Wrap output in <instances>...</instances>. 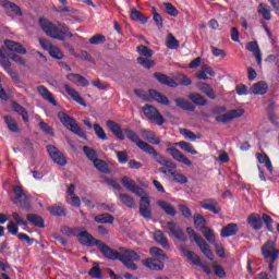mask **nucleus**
<instances>
[{
	"label": "nucleus",
	"instance_id": "51",
	"mask_svg": "<svg viewBox=\"0 0 279 279\" xmlns=\"http://www.w3.org/2000/svg\"><path fill=\"white\" fill-rule=\"evenodd\" d=\"M137 53L140 56H144L145 58H151V56H154V50L145 45H141L137 47Z\"/></svg>",
	"mask_w": 279,
	"mask_h": 279
},
{
	"label": "nucleus",
	"instance_id": "40",
	"mask_svg": "<svg viewBox=\"0 0 279 279\" xmlns=\"http://www.w3.org/2000/svg\"><path fill=\"white\" fill-rule=\"evenodd\" d=\"M158 206L161 210H163L167 215H170L171 217H175V208H173V206H171V204L165 202V201H159Z\"/></svg>",
	"mask_w": 279,
	"mask_h": 279
},
{
	"label": "nucleus",
	"instance_id": "39",
	"mask_svg": "<svg viewBox=\"0 0 279 279\" xmlns=\"http://www.w3.org/2000/svg\"><path fill=\"white\" fill-rule=\"evenodd\" d=\"M258 14L263 15L265 21H271V11L269 10V5L260 2L257 9Z\"/></svg>",
	"mask_w": 279,
	"mask_h": 279
},
{
	"label": "nucleus",
	"instance_id": "21",
	"mask_svg": "<svg viewBox=\"0 0 279 279\" xmlns=\"http://www.w3.org/2000/svg\"><path fill=\"white\" fill-rule=\"evenodd\" d=\"M238 233H239V225L231 222L222 227L220 231V236L222 239H228L230 236H236Z\"/></svg>",
	"mask_w": 279,
	"mask_h": 279
},
{
	"label": "nucleus",
	"instance_id": "15",
	"mask_svg": "<svg viewBox=\"0 0 279 279\" xmlns=\"http://www.w3.org/2000/svg\"><path fill=\"white\" fill-rule=\"evenodd\" d=\"M194 241L198 245L201 252L208 258L209 260L215 259V255L213 254V251L210 250V245H208L205 241L204 238L201 235H194Z\"/></svg>",
	"mask_w": 279,
	"mask_h": 279
},
{
	"label": "nucleus",
	"instance_id": "61",
	"mask_svg": "<svg viewBox=\"0 0 279 279\" xmlns=\"http://www.w3.org/2000/svg\"><path fill=\"white\" fill-rule=\"evenodd\" d=\"M154 12H153V20L156 23L158 29H162L163 24H162V15H160V13L156 12V9L153 8Z\"/></svg>",
	"mask_w": 279,
	"mask_h": 279
},
{
	"label": "nucleus",
	"instance_id": "26",
	"mask_svg": "<svg viewBox=\"0 0 279 279\" xmlns=\"http://www.w3.org/2000/svg\"><path fill=\"white\" fill-rule=\"evenodd\" d=\"M148 95L149 97H151V99H154V101H157V104H161L162 106H169V98H167V96L162 93L156 89H149Z\"/></svg>",
	"mask_w": 279,
	"mask_h": 279
},
{
	"label": "nucleus",
	"instance_id": "44",
	"mask_svg": "<svg viewBox=\"0 0 279 279\" xmlns=\"http://www.w3.org/2000/svg\"><path fill=\"white\" fill-rule=\"evenodd\" d=\"M94 167L98 169L101 173H110V168L108 167V163L101 159H95L94 161Z\"/></svg>",
	"mask_w": 279,
	"mask_h": 279
},
{
	"label": "nucleus",
	"instance_id": "5",
	"mask_svg": "<svg viewBox=\"0 0 279 279\" xmlns=\"http://www.w3.org/2000/svg\"><path fill=\"white\" fill-rule=\"evenodd\" d=\"M58 119H59V121L62 122L64 128L70 130V132H72L73 134H76V136H80V138H86V132H84V130H82V126H80V124L73 117H71L64 112H59Z\"/></svg>",
	"mask_w": 279,
	"mask_h": 279
},
{
	"label": "nucleus",
	"instance_id": "27",
	"mask_svg": "<svg viewBox=\"0 0 279 279\" xmlns=\"http://www.w3.org/2000/svg\"><path fill=\"white\" fill-rule=\"evenodd\" d=\"M4 45L9 51H15V53H20L21 56H25V53H27V49L16 41L5 40Z\"/></svg>",
	"mask_w": 279,
	"mask_h": 279
},
{
	"label": "nucleus",
	"instance_id": "59",
	"mask_svg": "<svg viewBox=\"0 0 279 279\" xmlns=\"http://www.w3.org/2000/svg\"><path fill=\"white\" fill-rule=\"evenodd\" d=\"M150 254L153 256H159V258H161L162 260H167L169 258L167 256V254L165 253V251H162L161 248H158V247H151Z\"/></svg>",
	"mask_w": 279,
	"mask_h": 279
},
{
	"label": "nucleus",
	"instance_id": "38",
	"mask_svg": "<svg viewBox=\"0 0 279 279\" xmlns=\"http://www.w3.org/2000/svg\"><path fill=\"white\" fill-rule=\"evenodd\" d=\"M198 88L199 90H202V93H204L207 97H209V99H217V96L215 95V90L213 89V87H210L209 84L201 83L198 84Z\"/></svg>",
	"mask_w": 279,
	"mask_h": 279
},
{
	"label": "nucleus",
	"instance_id": "13",
	"mask_svg": "<svg viewBox=\"0 0 279 279\" xmlns=\"http://www.w3.org/2000/svg\"><path fill=\"white\" fill-rule=\"evenodd\" d=\"M167 153L170 154V156L175 160L177 162H182V165H185L186 167H192L193 161L186 157L182 151H180L178 148H167Z\"/></svg>",
	"mask_w": 279,
	"mask_h": 279
},
{
	"label": "nucleus",
	"instance_id": "52",
	"mask_svg": "<svg viewBox=\"0 0 279 279\" xmlns=\"http://www.w3.org/2000/svg\"><path fill=\"white\" fill-rule=\"evenodd\" d=\"M49 54L56 60H62V58H64V52H62L58 46H51Z\"/></svg>",
	"mask_w": 279,
	"mask_h": 279
},
{
	"label": "nucleus",
	"instance_id": "20",
	"mask_svg": "<svg viewBox=\"0 0 279 279\" xmlns=\"http://www.w3.org/2000/svg\"><path fill=\"white\" fill-rule=\"evenodd\" d=\"M141 134L144 141H147L150 145H160V143H162V140H160V137L156 135V132L151 130L143 129Z\"/></svg>",
	"mask_w": 279,
	"mask_h": 279
},
{
	"label": "nucleus",
	"instance_id": "50",
	"mask_svg": "<svg viewBox=\"0 0 279 279\" xmlns=\"http://www.w3.org/2000/svg\"><path fill=\"white\" fill-rule=\"evenodd\" d=\"M88 276H90V278L101 279V268L99 267V263H94V266L88 271Z\"/></svg>",
	"mask_w": 279,
	"mask_h": 279
},
{
	"label": "nucleus",
	"instance_id": "43",
	"mask_svg": "<svg viewBox=\"0 0 279 279\" xmlns=\"http://www.w3.org/2000/svg\"><path fill=\"white\" fill-rule=\"evenodd\" d=\"M194 226L196 230H204L206 228V218L199 214H194Z\"/></svg>",
	"mask_w": 279,
	"mask_h": 279
},
{
	"label": "nucleus",
	"instance_id": "22",
	"mask_svg": "<svg viewBox=\"0 0 279 279\" xmlns=\"http://www.w3.org/2000/svg\"><path fill=\"white\" fill-rule=\"evenodd\" d=\"M66 80H69V82H72L73 84H76V86H83V88H86V86H90V82H88L86 77L77 73L68 74Z\"/></svg>",
	"mask_w": 279,
	"mask_h": 279
},
{
	"label": "nucleus",
	"instance_id": "58",
	"mask_svg": "<svg viewBox=\"0 0 279 279\" xmlns=\"http://www.w3.org/2000/svg\"><path fill=\"white\" fill-rule=\"evenodd\" d=\"M137 64H141L142 66H144V69H151V66H154L156 64V62H154L149 59L140 57V58H137Z\"/></svg>",
	"mask_w": 279,
	"mask_h": 279
},
{
	"label": "nucleus",
	"instance_id": "41",
	"mask_svg": "<svg viewBox=\"0 0 279 279\" xmlns=\"http://www.w3.org/2000/svg\"><path fill=\"white\" fill-rule=\"evenodd\" d=\"M4 123L7 124V128L10 130V132H21V129H19V124L14 118L5 116Z\"/></svg>",
	"mask_w": 279,
	"mask_h": 279
},
{
	"label": "nucleus",
	"instance_id": "29",
	"mask_svg": "<svg viewBox=\"0 0 279 279\" xmlns=\"http://www.w3.org/2000/svg\"><path fill=\"white\" fill-rule=\"evenodd\" d=\"M0 3L5 10H11L15 16H23V11H21V8L16 5V3L10 2L8 0H0Z\"/></svg>",
	"mask_w": 279,
	"mask_h": 279
},
{
	"label": "nucleus",
	"instance_id": "28",
	"mask_svg": "<svg viewBox=\"0 0 279 279\" xmlns=\"http://www.w3.org/2000/svg\"><path fill=\"white\" fill-rule=\"evenodd\" d=\"M154 77L159 81L160 84H163L165 86H170V88H175L178 86V83L171 77H169L166 74L156 72L154 74Z\"/></svg>",
	"mask_w": 279,
	"mask_h": 279
},
{
	"label": "nucleus",
	"instance_id": "55",
	"mask_svg": "<svg viewBox=\"0 0 279 279\" xmlns=\"http://www.w3.org/2000/svg\"><path fill=\"white\" fill-rule=\"evenodd\" d=\"M184 254L189 258V260H192L193 265H197L198 267L199 265H202V259L199 258V256L195 255L193 252L185 251Z\"/></svg>",
	"mask_w": 279,
	"mask_h": 279
},
{
	"label": "nucleus",
	"instance_id": "9",
	"mask_svg": "<svg viewBox=\"0 0 279 279\" xmlns=\"http://www.w3.org/2000/svg\"><path fill=\"white\" fill-rule=\"evenodd\" d=\"M47 151L56 165H59V167H64L66 165V157L56 146L48 145Z\"/></svg>",
	"mask_w": 279,
	"mask_h": 279
},
{
	"label": "nucleus",
	"instance_id": "53",
	"mask_svg": "<svg viewBox=\"0 0 279 279\" xmlns=\"http://www.w3.org/2000/svg\"><path fill=\"white\" fill-rule=\"evenodd\" d=\"M83 151L85 156H87L88 160H92V162H95L97 160V151L88 146L83 147Z\"/></svg>",
	"mask_w": 279,
	"mask_h": 279
},
{
	"label": "nucleus",
	"instance_id": "19",
	"mask_svg": "<svg viewBox=\"0 0 279 279\" xmlns=\"http://www.w3.org/2000/svg\"><path fill=\"white\" fill-rule=\"evenodd\" d=\"M247 51L253 53L258 66H263V53H260V48L258 47V41H250L246 45Z\"/></svg>",
	"mask_w": 279,
	"mask_h": 279
},
{
	"label": "nucleus",
	"instance_id": "37",
	"mask_svg": "<svg viewBox=\"0 0 279 279\" xmlns=\"http://www.w3.org/2000/svg\"><path fill=\"white\" fill-rule=\"evenodd\" d=\"M131 19H132V21H138L143 25H145V23H147V21H149V17L145 16V14H143L141 11H138L136 9L131 10Z\"/></svg>",
	"mask_w": 279,
	"mask_h": 279
},
{
	"label": "nucleus",
	"instance_id": "64",
	"mask_svg": "<svg viewBox=\"0 0 279 279\" xmlns=\"http://www.w3.org/2000/svg\"><path fill=\"white\" fill-rule=\"evenodd\" d=\"M12 218L14 219L16 226H27V221H25V219L23 217H21V215H19V213L14 211L12 214Z\"/></svg>",
	"mask_w": 279,
	"mask_h": 279
},
{
	"label": "nucleus",
	"instance_id": "54",
	"mask_svg": "<svg viewBox=\"0 0 279 279\" xmlns=\"http://www.w3.org/2000/svg\"><path fill=\"white\" fill-rule=\"evenodd\" d=\"M94 131L96 136H98V138H100V141H107L108 140V135L106 134V131H104V128H101V125L99 124H94Z\"/></svg>",
	"mask_w": 279,
	"mask_h": 279
},
{
	"label": "nucleus",
	"instance_id": "36",
	"mask_svg": "<svg viewBox=\"0 0 279 279\" xmlns=\"http://www.w3.org/2000/svg\"><path fill=\"white\" fill-rule=\"evenodd\" d=\"M155 241L156 243H159V245H161V247H169V240L167 239V235H165V233L160 230L155 232Z\"/></svg>",
	"mask_w": 279,
	"mask_h": 279
},
{
	"label": "nucleus",
	"instance_id": "31",
	"mask_svg": "<svg viewBox=\"0 0 279 279\" xmlns=\"http://www.w3.org/2000/svg\"><path fill=\"white\" fill-rule=\"evenodd\" d=\"M269 90V86L264 81L257 82L252 87L253 95H265Z\"/></svg>",
	"mask_w": 279,
	"mask_h": 279
},
{
	"label": "nucleus",
	"instance_id": "42",
	"mask_svg": "<svg viewBox=\"0 0 279 279\" xmlns=\"http://www.w3.org/2000/svg\"><path fill=\"white\" fill-rule=\"evenodd\" d=\"M12 108L15 112H17V114L22 117L23 121L25 122L29 121V114L27 113V110H25L23 106L19 105V102H13Z\"/></svg>",
	"mask_w": 279,
	"mask_h": 279
},
{
	"label": "nucleus",
	"instance_id": "8",
	"mask_svg": "<svg viewBox=\"0 0 279 279\" xmlns=\"http://www.w3.org/2000/svg\"><path fill=\"white\" fill-rule=\"evenodd\" d=\"M145 117L150 121L151 123H156V125H165V117L160 114V111L151 105H145L142 108Z\"/></svg>",
	"mask_w": 279,
	"mask_h": 279
},
{
	"label": "nucleus",
	"instance_id": "16",
	"mask_svg": "<svg viewBox=\"0 0 279 279\" xmlns=\"http://www.w3.org/2000/svg\"><path fill=\"white\" fill-rule=\"evenodd\" d=\"M168 230H170V234L174 236V239H178V241H182L183 243H186L187 238L186 234H184V231L178 227V223L174 221L168 222Z\"/></svg>",
	"mask_w": 279,
	"mask_h": 279
},
{
	"label": "nucleus",
	"instance_id": "32",
	"mask_svg": "<svg viewBox=\"0 0 279 279\" xmlns=\"http://www.w3.org/2000/svg\"><path fill=\"white\" fill-rule=\"evenodd\" d=\"M174 104L178 106V108H181L182 110H187L190 112L195 111V106L191 104V101L184 99V98H175Z\"/></svg>",
	"mask_w": 279,
	"mask_h": 279
},
{
	"label": "nucleus",
	"instance_id": "63",
	"mask_svg": "<svg viewBox=\"0 0 279 279\" xmlns=\"http://www.w3.org/2000/svg\"><path fill=\"white\" fill-rule=\"evenodd\" d=\"M214 274L218 277V278H226V269H223V267H221V265H214Z\"/></svg>",
	"mask_w": 279,
	"mask_h": 279
},
{
	"label": "nucleus",
	"instance_id": "35",
	"mask_svg": "<svg viewBox=\"0 0 279 279\" xmlns=\"http://www.w3.org/2000/svg\"><path fill=\"white\" fill-rule=\"evenodd\" d=\"M96 223H114V216L110 214H100L94 217Z\"/></svg>",
	"mask_w": 279,
	"mask_h": 279
},
{
	"label": "nucleus",
	"instance_id": "33",
	"mask_svg": "<svg viewBox=\"0 0 279 279\" xmlns=\"http://www.w3.org/2000/svg\"><path fill=\"white\" fill-rule=\"evenodd\" d=\"M26 219L29 223L36 226V228H45V220L36 214L26 215Z\"/></svg>",
	"mask_w": 279,
	"mask_h": 279
},
{
	"label": "nucleus",
	"instance_id": "10",
	"mask_svg": "<svg viewBox=\"0 0 279 279\" xmlns=\"http://www.w3.org/2000/svg\"><path fill=\"white\" fill-rule=\"evenodd\" d=\"M243 114H245L243 109L229 110L226 113L216 117V121L218 123H230V121L239 119V117H243Z\"/></svg>",
	"mask_w": 279,
	"mask_h": 279
},
{
	"label": "nucleus",
	"instance_id": "46",
	"mask_svg": "<svg viewBox=\"0 0 279 279\" xmlns=\"http://www.w3.org/2000/svg\"><path fill=\"white\" fill-rule=\"evenodd\" d=\"M48 210L54 217H66V209L62 206L48 207Z\"/></svg>",
	"mask_w": 279,
	"mask_h": 279
},
{
	"label": "nucleus",
	"instance_id": "14",
	"mask_svg": "<svg viewBox=\"0 0 279 279\" xmlns=\"http://www.w3.org/2000/svg\"><path fill=\"white\" fill-rule=\"evenodd\" d=\"M194 241L198 245L201 252L208 258L209 260L215 259V255L213 254V251L210 250V245H208L205 241L204 238L201 235H194Z\"/></svg>",
	"mask_w": 279,
	"mask_h": 279
},
{
	"label": "nucleus",
	"instance_id": "12",
	"mask_svg": "<svg viewBox=\"0 0 279 279\" xmlns=\"http://www.w3.org/2000/svg\"><path fill=\"white\" fill-rule=\"evenodd\" d=\"M121 184L126 189V191L134 193L138 197H143V189H141V186H138L130 177H123L121 179Z\"/></svg>",
	"mask_w": 279,
	"mask_h": 279
},
{
	"label": "nucleus",
	"instance_id": "60",
	"mask_svg": "<svg viewBox=\"0 0 279 279\" xmlns=\"http://www.w3.org/2000/svg\"><path fill=\"white\" fill-rule=\"evenodd\" d=\"M163 7L166 8L167 14H169L170 16H178V9H175V7H173L171 2L163 3Z\"/></svg>",
	"mask_w": 279,
	"mask_h": 279
},
{
	"label": "nucleus",
	"instance_id": "18",
	"mask_svg": "<svg viewBox=\"0 0 279 279\" xmlns=\"http://www.w3.org/2000/svg\"><path fill=\"white\" fill-rule=\"evenodd\" d=\"M201 207L205 210H209V213H214V215H219L221 213V207H219V203L215 198H208L201 202Z\"/></svg>",
	"mask_w": 279,
	"mask_h": 279
},
{
	"label": "nucleus",
	"instance_id": "2",
	"mask_svg": "<svg viewBox=\"0 0 279 279\" xmlns=\"http://www.w3.org/2000/svg\"><path fill=\"white\" fill-rule=\"evenodd\" d=\"M121 253L110 248L109 246L105 250V258L108 260H121L126 269H131V271H136L138 266L134 262L141 260V255L133 250L130 248H120Z\"/></svg>",
	"mask_w": 279,
	"mask_h": 279
},
{
	"label": "nucleus",
	"instance_id": "6",
	"mask_svg": "<svg viewBox=\"0 0 279 279\" xmlns=\"http://www.w3.org/2000/svg\"><path fill=\"white\" fill-rule=\"evenodd\" d=\"M78 243H81V245H85V247H95L96 245V247H98L101 252L102 256H106L105 252L108 245L100 240L95 239V236L88 233V231H81L78 233Z\"/></svg>",
	"mask_w": 279,
	"mask_h": 279
},
{
	"label": "nucleus",
	"instance_id": "30",
	"mask_svg": "<svg viewBox=\"0 0 279 279\" xmlns=\"http://www.w3.org/2000/svg\"><path fill=\"white\" fill-rule=\"evenodd\" d=\"M118 199H120L121 204L126 206V208H136V202H134V198L129 194L120 193Z\"/></svg>",
	"mask_w": 279,
	"mask_h": 279
},
{
	"label": "nucleus",
	"instance_id": "57",
	"mask_svg": "<svg viewBox=\"0 0 279 279\" xmlns=\"http://www.w3.org/2000/svg\"><path fill=\"white\" fill-rule=\"evenodd\" d=\"M106 43V36L96 34L89 39L90 45H104Z\"/></svg>",
	"mask_w": 279,
	"mask_h": 279
},
{
	"label": "nucleus",
	"instance_id": "56",
	"mask_svg": "<svg viewBox=\"0 0 279 279\" xmlns=\"http://www.w3.org/2000/svg\"><path fill=\"white\" fill-rule=\"evenodd\" d=\"M173 182H177V184H186L189 182V179L186 175L180 173V172H174L172 173Z\"/></svg>",
	"mask_w": 279,
	"mask_h": 279
},
{
	"label": "nucleus",
	"instance_id": "11",
	"mask_svg": "<svg viewBox=\"0 0 279 279\" xmlns=\"http://www.w3.org/2000/svg\"><path fill=\"white\" fill-rule=\"evenodd\" d=\"M262 255L266 259L272 260V263H276V242L272 240H268L263 246H262Z\"/></svg>",
	"mask_w": 279,
	"mask_h": 279
},
{
	"label": "nucleus",
	"instance_id": "34",
	"mask_svg": "<svg viewBox=\"0 0 279 279\" xmlns=\"http://www.w3.org/2000/svg\"><path fill=\"white\" fill-rule=\"evenodd\" d=\"M177 147H180L186 154H191L192 156H197V151L195 150V146L189 142L181 141L174 144Z\"/></svg>",
	"mask_w": 279,
	"mask_h": 279
},
{
	"label": "nucleus",
	"instance_id": "24",
	"mask_svg": "<svg viewBox=\"0 0 279 279\" xmlns=\"http://www.w3.org/2000/svg\"><path fill=\"white\" fill-rule=\"evenodd\" d=\"M64 90L73 99V101H76V104H80V106L86 107V101L84 100V98H82V96L80 95V92H77L73 87H70L69 84L64 85Z\"/></svg>",
	"mask_w": 279,
	"mask_h": 279
},
{
	"label": "nucleus",
	"instance_id": "3",
	"mask_svg": "<svg viewBox=\"0 0 279 279\" xmlns=\"http://www.w3.org/2000/svg\"><path fill=\"white\" fill-rule=\"evenodd\" d=\"M39 25L50 38H54V40H66L68 38H73V33L69 29L66 24H59V27L48 20H39Z\"/></svg>",
	"mask_w": 279,
	"mask_h": 279
},
{
	"label": "nucleus",
	"instance_id": "4",
	"mask_svg": "<svg viewBox=\"0 0 279 279\" xmlns=\"http://www.w3.org/2000/svg\"><path fill=\"white\" fill-rule=\"evenodd\" d=\"M248 226L253 228V230H262L263 223H265L268 232L274 231V218L267 214H251L246 219Z\"/></svg>",
	"mask_w": 279,
	"mask_h": 279
},
{
	"label": "nucleus",
	"instance_id": "49",
	"mask_svg": "<svg viewBox=\"0 0 279 279\" xmlns=\"http://www.w3.org/2000/svg\"><path fill=\"white\" fill-rule=\"evenodd\" d=\"M180 134L184 136L185 138H189L190 141H196V138H202V134H195L193 131L189 129H180Z\"/></svg>",
	"mask_w": 279,
	"mask_h": 279
},
{
	"label": "nucleus",
	"instance_id": "48",
	"mask_svg": "<svg viewBox=\"0 0 279 279\" xmlns=\"http://www.w3.org/2000/svg\"><path fill=\"white\" fill-rule=\"evenodd\" d=\"M203 235L205 236L206 241H208V243L215 244L217 239L215 236V231H213V229L205 227L203 229Z\"/></svg>",
	"mask_w": 279,
	"mask_h": 279
},
{
	"label": "nucleus",
	"instance_id": "45",
	"mask_svg": "<svg viewBox=\"0 0 279 279\" xmlns=\"http://www.w3.org/2000/svg\"><path fill=\"white\" fill-rule=\"evenodd\" d=\"M189 99H191V101H193V104L196 106H206V104H208L206 98L199 94H190Z\"/></svg>",
	"mask_w": 279,
	"mask_h": 279
},
{
	"label": "nucleus",
	"instance_id": "25",
	"mask_svg": "<svg viewBox=\"0 0 279 279\" xmlns=\"http://www.w3.org/2000/svg\"><path fill=\"white\" fill-rule=\"evenodd\" d=\"M143 265L153 271H162L165 269V263L156 258H147L143 262Z\"/></svg>",
	"mask_w": 279,
	"mask_h": 279
},
{
	"label": "nucleus",
	"instance_id": "17",
	"mask_svg": "<svg viewBox=\"0 0 279 279\" xmlns=\"http://www.w3.org/2000/svg\"><path fill=\"white\" fill-rule=\"evenodd\" d=\"M140 215L144 217V219H151V207L149 197L142 196L140 201Z\"/></svg>",
	"mask_w": 279,
	"mask_h": 279
},
{
	"label": "nucleus",
	"instance_id": "23",
	"mask_svg": "<svg viewBox=\"0 0 279 279\" xmlns=\"http://www.w3.org/2000/svg\"><path fill=\"white\" fill-rule=\"evenodd\" d=\"M37 93L45 99V101H48V104H52V106H58V101H56V98L53 97V94L47 89V87L39 85L37 86Z\"/></svg>",
	"mask_w": 279,
	"mask_h": 279
},
{
	"label": "nucleus",
	"instance_id": "7",
	"mask_svg": "<svg viewBox=\"0 0 279 279\" xmlns=\"http://www.w3.org/2000/svg\"><path fill=\"white\" fill-rule=\"evenodd\" d=\"M13 193L15 195L13 203L17 204L22 210H29L32 208V195L23 190L21 185H15Z\"/></svg>",
	"mask_w": 279,
	"mask_h": 279
},
{
	"label": "nucleus",
	"instance_id": "47",
	"mask_svg": "<svg viewBox=\"0 0 279 279\" xmlns=\"http://www.w3.org/2000/svg\"><path fill=\"white\" fill-rule=\"evenodd\" d=\"M166 47H168V49H178V47H180V41L170 33L167 36Z\"/></svg>",
	"mask_w": 279,
	"mask_h": 279
},
{
	"label": "nucleus",
	"instance_id": "1",
	"mask_svg": "<svg viewBox=\"0 0 279 279\" xmlns=\"http://www.w3.org/2000/svg\"><path fill=\"white\" fill-rule=\"evenodd\" d=\"M107 128L110 130V132L118 138V141H123L126 136V138L136 145L141 151H144V154H148V156H153L155 158L156 162L158 165H161V167H165V169H178V163H175L171 159H166L165 156L158 155V151L151 144L141 140V135L136 133L134 130L130 128H125L124 130L121 129V125L117 123L116 121L108 120L107 121Z\"/></svg>",
	"mask_w": 279,
	"mask_h": 279
},
{
	"label": "nucleus",
	"instance_id": "62",
	"mask_svg": "<svg viewBox=\"0 0 279 279\" xmlns=\"http://www.w3.org/2000/svg\"><path fill=\"white\" fill-rule=\"evenodd\" d=\"M117 156L121 165H125V162L130 160V156H128V150L117 151Z\"/></svg>",
	"mask_w": 279,
	"mask_h": 279
}]
</instances>
